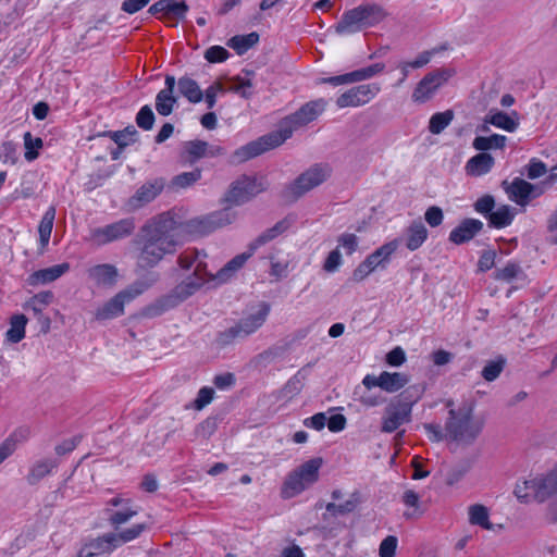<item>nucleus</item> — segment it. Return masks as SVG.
<instances>
[{
	"label": "nucleus",
	"mask_w": 557,
	"mask_h": 557,
	"mask_svg": "<svg viewBox=\"0 0 557 557\" xmlns=\"http://www.w3.org/2000/svg\"><path fill=\"white\" fill-rule=\"evenodd\" d=\"M138 244V265L153 268L183 245L180 221L171 212L159 214L141 227Z\"/></svg>",
	"instance_id": "obj_1"
},
{
	"label": "nucleus",
	"mask_w": 557,
	"mask_h": 557,
	"mask_svg": "<svg viewBox=\"0 0 557 557\" xmlns=\"http://www.w3.org/2000/svg\"><path fill=\"white\" fill-rule=\"evenodd\" d=\"M324 99L305 103L295 113L284 117L276 131L239 147L232 154V163H242L281 146L293 133L314 121L326 108Z\"/></svg>",
	"instance_id": "obj_2"
},
{
	"label": "nucleus",
	"mask_w": 557,
	"mask_h": 557,
	"mask_svg": "<svg viewBox=\"0 0 557 557\" xmlns=\"http://www.w3.org/2000/svg\"><path fill=\"white\" fill-rule=\"evenodd\" d=\"M513 494L523 504L532 500L548 502L544 513L545 521L557 523V466L544 476L518 482Z\"/></svg>",
	"instance_id": "obj_3"
},
{
	"label": "nucleus",
	"mask_w": 557,
	"mask_h": 557,
	"mask_svg": "<svg viewBox=\"0 0 557 557\" xmlns=\"http://www.w3.org/2000/svg\"><path fill=\"white\" fill-rule=\"evenodd\" d=\"M448 417L445 422L444 431L447 438L461 444H473L481 434L484 422L473 416V407L469 403H462L457 408L453 400H447Z\"/></svg>",
	"instance_id": "obj_4"
},
{
	"label": "nucleus",
	"mask_w": 557,
	"mask_h": 557,
	"mask_svg": "<svg viewBox=\"0 0 557 557\" xmlns=\"http://www.w3.org/2000/svg\"><path fill=\"white\" fill-rule=\"evenodd\" d=\"M387 16L384 8L377 3L358 5L345 12L335 26L338 35H350L381 23Z\"/></svg>",
	"instance_id": "obj_5"
},
{
	"label": "nucleus",
	"mask_w": 557,
	"mask_h": 557,
	"mask_svg": "<svg viewBox=\"0 0 557 557\" xmlns=\"http://www.w3.org/2000/svg\"><path fill=\"white\" fill-rule=\"evenodd\" d=\"M202 285L203 280L195 277V275H188L170 293L161 296L152 304L146 306L143 310V314L150 319L157 318L187 300L189 297L195 295Z\"/></svg>",
	"instance_id": "obj_6"
},
{
	"label": "nucleus",
	"mask_w": 557,
	"mask_h": 557,
	"mask_svg": "<svg viewBox=\"0 0 557 557\" xmlns=\"http://www.w3.org/2000/svg\"><path fill=\"white\" fill-rule=\"evenodd\" d=\"M423 389L420 387H409L401 394L405 400L391 401L384 409L381 431L393 433L399 426L409 422L412 405L420 398Z\"/></svg>",
	"instance_id": "obj_7"
},
{
	"label": "nucleus",
	"mask_w": 557,
	"mask_h": 557,
	"mask_svg": "<svg viewBox=\"0 0 557 557\" xmlns=\"http://www.w3.org/2000/svg\"><path fill=\"white\" fill-rule=\"evenodd\" d=\"M321 465V458H313L290 472L282 486V497L284 499L293 498L315 483L319 479Z\"/></svg>",
	"instance_id": "obj_8"
},
{
	"label": "nucleus",
	"mask_w": 557,
	"mask_h": 557,
	"mask_svg": "<svg viewBox=\"0 0 557 557\" xmlns=\"http://www.w3.org/2000/svg\"><path fill=\"white\" fill-rule=\"evenodd\" d=\"M331 174V169L325 164H314L301 173L294 182L283 190V198L287 201H296L305 194L321 185Z\"/></svg>",
	"instance_id": "obj_9"
},
{
	"label": "nucleus",
	"mask_w": 557,
	"mask_h": 557,
	"mask_svg": "<svg viewBox=\"0 0 557 557\" xmlns=\"http://www.w3.org/2000/svg\"><path fill=\"white\" fill-rule=\"evenodd\" d=\"M236 214L228 208L212 212L205 216L194 218L186 222L180 221L182 226V238L185 240L186 234L208 235L218 228L226 226L235 221Z\"/></svg>",
	"instance_id": "obj_10"
},
{
	"label": "nucleus",
	"mask_w": 557,
	"mask_h": 557,
	"mask_svg": "<svg viewBox=\"0 0 557 557\" xmlns=\"http://www.w3.org/2000/svg\"><path fill=\"white\" fill-rule=\"evenodd\" d=\"M269 305L263 302L258 312L252 313L246 318H243L235 325L220 333L219 342L222 345H228L236 339H244L247 336L251 335L263 325L269 314Z\"/></svg>",
	"instance_id": "obj_11"
},
{
	"label": "nucleus",
	"mask_w": 557,
	"mask_h": 557,
	"mask_svg": "<svg viewBox=\"0 0 557 557\" xmlns=\"http://www.w3.org/2000/svg\"><path fill=\"white\" fill-rule=\"evenodd\" d=\"M136 228L133 218H125L113 223L90 230L88 240L96 246H104L129 237Z\"/></svg>",
	"instance_id": "obj_12"
},
{
	"label": "nucleus",
	"mask_w": 557,
	"mask_h": 557,
	"mask_svg": "<svg viewBox=\"0 0 557 557\" xmlns=\"http://www.w3.org/2000/svg\"><path fill=\"white\" fill-rule=\"evenodd\" d=\"M149 284L136 282L129 287L119 292L113 298L96 311V319L99 321L117 318L124 313V306L143 294Z\"/></svg>",
	"instance_id": "obj_13"
},
{
	"label": "nucleus",
	"mask_w": 557,
	"mask_h": 557,
	"mask_svg": "<svg viewBox=\"0 0 557 557\" xmlns=\"http://www.w3.org/2000/svg\"><path fill=\"white\" fill-rule=\"evenodd\" d=\"M454 74L455 71L450 69H437L428 73L416 86L412 100L418 103L429 101Z\"/></svg>",
	"instance_id": "obj_14"
},
{
	"label": "nucleus",
	"mask_w": 557,
	"mask_h": 557,
	"mask_svg": "<svg viewBox=\"0 0 557 557\" xmlns=\"http://www.w3.org/2000/svg\"><path fill=\"white\" fill-rule=\"evenodd\" d=\"M263 190H265V186L262 182H259L256 177L244 175L231 185L225 201L239 206Z\"/></svg>",
	"instance_id": "obj_15"
},
{
	"label": "nucleus",
	"mask_w": 557,
	"mask_h": 557,
	"mask_svg": "<svg viewBox=\"0 0 557 557\" xmlns=\"http://www.w3.org/2000/svg\"><path fill=\"white\" fill-rule=\"evenodd\" d=\"M381 86L377 83L363 84L352 87L336 99L338 108L361 107L370 102L379 92Z\"/></svg>",
	"instance_id": "obj_16"
},
{
	"label": "nucleus",
	"mask_w": 557,
	"mask_h": 557,
	"mask_svg": "<svg viewBox=\"0 0 557 557\" xmlns=\"http://www.w3.org/2000/svg\"><path fill=\"white\" fill-rule=\"evenodd\" d=\"M116 548V543L111 541L110 533L91 540L78 552L77 557H108Z\"/></svg>",
	"instance_id": "obj_17"
},
{
	"label": "nucleus",
	"mask_w": 557,
	"mask_h": 557,
	"mask_svg": "<svg viewBox=\"0 0 557 557\" xmlns=\"http://www.w3.org/2000/svg\"><path fill=\"white\" fill-rule=\"evenodd\" d=\"M483 228V223L476 219H465L449 233V240L456 245L471 240Z\"/></svg>",
	"instance_id": "obj_18"
},
{
	"label": "nucleus",
	"mask_w": 557,
	"mask_h": 557,
	"mask_svg": "<svg viewBox=\"0 0 557 557\" xmlns=\"http://www.w3.org/2000/svg\"><path fill=\"white\" fill-rule=\"evenodd\" d=\"M30 435L32 431L29 426L22 425L16 428L0 444V465L16 450L18 445L27 442L30 438Z\"/></svg>",
	"instance_id": "obj_19"
},
{
	"label": "nucleus",
	"mask_w": 557,
	"mask_h": 557,
	"mask_svg": "<svg viewBox=\"0 0 557 557\" xmlns=\"http://www.w3.org/2000/svg\"><path fill=\"white\" fill-rule=\"evenodd\" d=\"M256 250H251V244L248 245V250L235 256L231 259L223 268H221L214 275L218 284H223L230 281L237 271H239L247 260L255 253Z\"/></svg>",
	"instance_id": "obj_20"
},
{
	"label": "nucleus",
	"mask_w": 557,
	"mask_h": 557,
	"mask_svg": "<svg viewBox=\"0 0 557 557\" xmlns=\"http://www.w3.org/2000/svg\"><path fill=\"white\" fill-rule=\"evenodd\" d=\"M87 273L88 277L98 286H113L119 276L116 267L110 263L91 267Z\"/></svg>",
	"instance_id": "obj_21"
},
{
	"label": "nucleus",
	"mask_w": 557,
	"mask_h": 557,
	"mask_svg": "<svg viewBox=\"0 0 557 557\" xmlns=\"http://www.w3.org/2000/svg\"><path fill=\"white\" fill-rule=\"evenodd\" d=\"M69 270H70V264L66 262L55 264L50 268L41 269V270H38V271H35L34 273H32L27 278V283L30 286H36L39 284H48V283H51V282L58 280L59 277H61Z\"/></svg>",
	"instance_id": "obj_22"
},
{
	"label": "nucleus",
	"mask_w": 557,
	"mask_h": 557,
	"mask_svg": "<svg viewBox=\"0 0 557 557\" xmlns=\"http://www.w3.org/2000/svg\"><path fill=\"white\" fill-rule=\"evenodd\" d=\"M495 164V159L487 152H480L470 158L465 166L469 176L479 177L491 172Z\"/></svg>",
	"instance_id": "obj_23"
},
{
	"label": "nucleus",
	"mask_w": 557,
	"mask_h": 557,
	"mask_svg": "<svg viewBox=\"0 0 557 557\" xmlns=\"http://www.w3.org/2000/svg\"><path fill=\"white\" fill-rule=\"evenodd\" d=\"M399 246V239H393L377 249H375L372 253L367 256L366 260L368 263L373 265V268L376 270L379 268L386 269L391 261L392 255L397 250Z\"/></svg>",
	"instance_id": "obj_24"
},
{
	"label": "nucleus",
	"mask_w": 557,
	"mask_h": 557,
	"mask_svg": "<svg viewBox=\"0 0 557 557\" xmlns=\"http://www.w3.org/2000/svg\"><path fill=\"white\" fill-rule=\"evenodd\" d=\"M510 200L517 205H527L531 198V194L534 190V185L531 183L516 177L510 185L505 187Z\"/></svg>",
	"instance_id": "obj_25"
},
{
	"label": "nucleus",
	"mask_w": 557,
	"mask_h": 557,
	"mask_svg": "<svg viewBox=\"0 0 557 557\" xmlns=\"http://www.w3.org/2000/svg\"><path fill=\"white\" fill-rule=\"evenodd\" d=\"M293 220L288 216L275 223L272 227L262 232L251 244V250H257L259 247L275 239L285 233L292 226Z\"/></svg>",
	"instance_id": "obj_26"
},
{
	"label": "nucleus",
	"mask_w": 557,
	"mask_h": 557,
	"mask_svg": "<svg viewBox=\"0 0 557 557\" xmlns=\"http://www.w3.org/2000/svg\"><path fill=\"white\" fill-rule=\"evenodd\" d=\"M428 238V230L421 221H413L406 230V247L410 251L419 249Z\"/></svg>",
	"instance_id": "obj_27"
},
{
	"label": "nucleus",
	"mask_w": 557,
	"mask_h": 557,
	"mask_svg": "<svg viewBox=\"0 0 557 557\" xmlns=\"http://www.w3.org/2000/svg\"><path fill=\"white\" fill-rule=\"evenodd\" d=\"M164 188V182L161 178L152 182H147L140 188L137 189L133 197V200L137 201L138 205H145L152 201Z\"/></svg>",
	"instance_id": "obj_28"
},
{
	"label": "nucleus",
	"mask_w": 557,
	"mask_h": 557,
	"mask_svg": "<svg viewBox=\"0 0 557 557\" xmlns=\"http://www.w3.org/2000/svg\"><path fill=\"white\" fill-rule=\"evenodd\" d=\"M178 90L189 102L198 103L203 99V92L201 91L198 83L187 76H183L177 81Z\"/></svg>",
	"instance_id": "obj_29"
},
{
	"label": "nucleus",
	"mask_w": 557,
	"mask_h": 557,
	"mask_svg": "<svg viewBox=\"0 0 557 557\" xmlns=\"http://www.w3.org/2000/svg\"><path fill=\"white\" fill-rule=\"evenodd\" d=\"M409 382V377L405 373L400 372H387L381 373L382 389L387 393H395L403 388Z\"/></svg>",
	"instance_id": "obj_30"
},
{
	"label": "nucleus",
	"mask_w": 557,
	"mask_h": 557,
	"mask_svg": "<svg viewBox=\"0 0 557 557\" xmlns=\"http://www.w3.org/2000/svg\"><path fill=\"white\" fill-rule=\"evenodd\" d=\"M506 136L493 134L491 136H476L472 141V147L481 152L492 149H503L506 146Z\"/></svg>",
	"instance_id": "obj_31"
},
{
	"label": "nucleus",
	"mask_w": 557,
	"mask_h": 557,
	"mask_svg": "<svg viewBox=\"0 0 557 557\" xmlns=\"http://www.w3.org/2000/svg\"><path fill=\"white\" fill-rule=\"evenodd\" d=\"M515 218V209L508 205H503L493 211L487 218L488 225L495 228H504L511 224Z\"/></svg>",
	"instance_id": "obj_32"
},
{
	"label": "nucleus",
	"mask_w": 557,
	"mask_h": 557,
	"mask_svg": "<svg viewBox=\"0 0 557 557\" xmlns=\"http://www.w3.org/2000/svg\"><path fill=\"white\" fill-rule=\"evenodd\" d=\"M485 122L507 132H515L519 122L503 111H493L485 116Z\"/></svg>",
	"instance_id": "obj_33"
},
{
	"label": "nucleus",
	"mask_w": 557,
	"mask_h": 557,
	"mask_svg": "<svg viewBox=\"0 0 557 557\" xmlns=\"http://www.w3.org/2000/svg\"><path fill=\"white\" fill-rule=\"evenodd\" d=\"M54 467L55 462L51 459H42L36 461L29 469V472L26 476L27 482L30 485L37 484L41 479L48 475Z\"/></svg>",
	"instance_id": "obj_34"
},
{
	"label": "nucleus",
	"mask_w": 557,
	"mask_h": 557,
	"mask_svg": "<svg viewBox=\"0 0 557 557\" xmlns=\"http://www.w3.org/2000/svg\"><path fill=\"white\" fill-rule=\"evenodd\" d=\"M55 219V208L49 207L47 211L44 213L41 221L38 226V233H39V239L40 245L42 248H46V246L49 243L52 228H53V222Z\"/></svg>",
	"instance_id": "obj_35"
},
{
	"label": "nucleus",
	"mask_w": 557,
	"mask_h": 557,
	"mask_svg": "<svg viewBox=\"0 0 557 557\" xmlns=\"http://www.w3.org/2000/svg\"><path fill=\"white\" fill-rule=\"evenodd\" d=\"M469 522L473 525H479L485 530H492L493 524L490 522L488 509L481 505L475 504L469 507Z\"/></svg>",
	"instance_id": "obj_36"
},
{
	"label": "nucleus",
	"mask_w": 557,
	"mask_h": 557,
	"mask_svg": "<svg viewBox=\"0 0 557 557\" xmlns=\"http://www.w3.org/2000/svg\"><path fill=\"white\" fill-rule=\"evenodd\" d=\"M27 318L24 314H15L10 320V327L7 331V339L11 343H18L25 337Z\"/></svg>",
	"instance_id": "obj_37"
},
{
	"label": "nucleus",
	"mask_w": 557,
	"mask_h": 557,
	"mask_svg": "<svg viewBox=\"0 0 557 557\" xmlns=\"http://www.w3.org/2000/svg\"><path fill=\"white\" fill-rule=\"evenodd\" d=\"M259 40V35L257 33H250L247 35H236L232 37L227 46L234 49L238 54H244L247 52L253 45H256Z\"/></svg>",
	"instance_id": "obj_38"
},
{
	"label": "nucleus",
	"mask_w": 557,
	"mask_h": 557,
	"mask_svg": "<svg viewBox=\"0 0 557 557\" xmlns=\"http://www.w3.org/2000/svg\"><path fill=\"white\" fill-rule=\"evenodd\" d=\"M207 141L196 139L185 143L184 151L186 153V162L193 164L201 158L207 157Z\"/></svg>",
	"instance_id": "obj_39"
},
{
	"label": "nucleus",
	"mask_w": 557,
	"mask_h": 557,
	"mask_svg": "<svg viewBox=\"0 0 557 557\" xmlns=\"http://www.w3.org/2000/svg\"><path fill=\"white\" fill-rule=\"evenodd\" d=\"M147 529V524L138 523L132 528L125 529L119 533H110V539L116 543V547L121 544L128 543L137 537Z\"/></svg>",
	"instance_id": "obj_40"
},
{
	"label": "nucleus",
	"mask_w": 557,
	"mask_h": 557,
	"mask_svg": "<svg viewBox=\"0 0 557 557\" xmlns=\"http://www.w3.org/2000/svg\"><path fill=\"white\" fill-rule=\"evenodd\" d=\"M454 120V112L446 110L434 113L429 121V131L434 135L441 134Z\"/></svg>",
	"instance_id": "obj_41"
},
{
	"label": "nucleus",
	"mask_w": 557,
	"mask_h": 557,
	"mask_svg": "<svg viewBox=\"0 0 557 557\" xmlns=\"http://www.w3.org/2000/svg\"><path fill=\"white\" fill-rule=\"evenodd\" d=\"M177 98L173 94L159 91L156 96V110L162 116H168L173 112Z\"/></svg>",
	"instance_id": "obj_42"
},
{
	"label": "nucleus",
	"mask_w": 557,
	"mask_h": 557,
	"mask_svg": "<svg viewBox=\"0 0 557 557\" xmlns=\"http://www.w3.org/2000/svg\"><path fill=\"white\" fill-rule=\"evenodd\" d=\"M250 75L251 73L249 71H244V75L234 77L233 81L235 84L231 86L228 90L239 94L245 99H249L252 96V91L250 90L252 87Z\"/></svg>",
	"instance_id": "obj_43"
},
{
	"label": "nucleus",
	"mask_w": 557,
	"mask_h": 557,
	"mask_svg": "<svg viewBox=\"0 0 557 557\" xmlns=\"http://www.w3.org/2000/svg\"><path fill=\"white\" fill-rule=\"evenodd\" d=\"M505 366L506 359L503 356H498L495 360L486 362L482 369L481 375L485 381L493 382L504 371Z\"/></svg>",
	"instance_id": "obj_44"
},
{
	"label": "nucleus",
	"mask_w": 557,
	"mask_h": 557,
	"mask_svg": "<svg viewBox=\"0 0 557 557\" xmlns=\"http://www.w3.org/2000/svg\"><path fill=\"white\" fill-rule=\"evenodd\" d=\"M106 512L110 524L117 530L120 525L128 522L133 517H135L138 513V510L126 506L123 510L112 511L107 509Z\"/></svg>",
	"instance_id": "obj_45"
},
{
	"label": "nucleus",
	"mask_w": 557,
	"mask_h": 557,
	"mask_svg": "<svg viewBox=\"0 0 557 557\" xmlns=\"http://www.w3.org/2000/svg\"><path fill=\"white\" fill-rule=\"evenodd\" d=\"M44 146V141L40 137H34L30 132L24 134V147H25V159L27 161H34L39 156V149Z\"/></svg>",
	"instance_id": "obj_46"
},
{
	"label": "nucleus",
	"mask_w": 557,
	"mask_h": 557,
	"mask_svg": "<svg viewBox=\"0 0 557 557\" xmlns=\"http://www.w3.org/2000/svg\"><path fill=\"white\" fill-rule=\"evenodd\" d=\"M201 178V170L195 169L190 172H183L178 175H175L171 181V186L173 188H187L194 185Z\"/></svg>",
	"instance_id": "obj_47"
},
{
	"label": "nucleus",
	"mask_w": 557,
	"mask_h": 557,
	"mask_svg": "<svg viewBox=\"0 0 557 557\" xmlns=\"http://www.w3.org/2000/svg\"><path fill=\"white\" fill-rule=\"evenodd\" d=\"M53 298L51 292H41L32 297L25 305V309H30L35 315L41 314L44 308L48 306Z\"/></svg>",
	"instance_id": "obj_48"
},
{
	"label": "nucleus",
	"mask_w": 557,
	"mask_h": 557,
	"mask_svg": "<svg viewBox=\"0 0 557 557\" xmlns=\"http://www.w3.org/2000/svg\"><path fill=\"white\" fill-rule=\"evenodd\" d=\"M522 274L523 271L517 262H508L504 268L495 271L494 278L509 283Z\"/></svg>",
	"instance_id": "obj_49"
},
{
	"label": "nucleus",
	"mask_w": 557,
	"mask_h": 557,
	"mask_svg": "<svg viewBox=\"0 0 557 557\" xmlns=\"http://www.w3.org/2000/svg\"><path fill=\"white\" fill-rule=\"evenodd\" d=\"M200 257L207 258V253L203 250L186 249L178 256L177 263L183 270H189L195 268Z\"/></svg>",
	"instance_id": "obj_50"
},
{
	"label": "nucleus",
	"mask_w": 557,
	"mask_h": 557,
	"mask_svg": "<svg viewBox=\"0 0 557 557\" xmlns=\"http://www.w3.org/2000/svg\"><path fill=\"white\" fill-rule=\"evenodd\" d=\"M137 136L138 132L136 131V128L134 126H127L123 131L114 132L111 138L119 146V148L123 149L131 143H134Z\"/></svg>",
	"instance_id": "obj_51"
},
{
	"label": "nucleus",
	"mask_w": 557,
	"mask_h": 557,
	"mask_svg": "<svg viewBox=\"0 0 557 557\" xmlns=\"http://www.w3.org/2000/svg\"><path fill=\"white\" fill-rule=\"evenodd\" d=\"M154 120V113L148 104L140 108L135 119L137 126L144 131L152 129Z\"/></svg>",
	"instance_id": "obj_52"
},
{
	"label": "nucleus",
	"mask_w": 557,
	"mask_h": 557,
	"mask_svg": "<svg viewBox=\"0 0 557 557\" xmlns=\"http://www.w3.org/2000/svg\"><path fill=\"white\" fill-rule=\"evenodd\" d=\"M384 69H385L384 63H374L367 67H362V69L356 70V71H352L351 74L354 77V83L372 78L373 76L382 73L384 71Z\"/></svg>",
	"instance_id": "obj_53"
},
{
	"label": "nucleus",
	"mask_w": 557,
	"mask_h": 557,
	"mask_svg": "<svg viewBox=\"0 0 557 557\" xmlns=\"http://www.w3.org/2000/svg\"><path fill=\"white\" fill-rule=\"evenodd\" d=\"M166 2L168 4H165V16L176 20L185 18L186 13L188 12V5L184 0H166Z\"/></svg>",
	"instance_id": "obj_54"
},
{
	"label": "nucleus",
	"mask_w": 557,
	"mask_h": 557,
	"mask_svg": "<svg viewBox=\"0 0 557 557\" xmlns=\"http://www.w3.org/2000/svg\"><path fill=\"white\" fill-rule=\"evenodd\" d=\"M403 503L408 508H413L412 512H405L406 518H414L421 515L420 508V496L413 490H407L403 495Z\"/></svg>",
	"instance_id": "obj_55"
},
{
	"label": "nucleus",
	"mask_w": 557,
	"mask_h": 557,
	"mask_svg": "<svg viewBox=\"0 0 557 557\" xmlns=\"http://www.w3.org/2000/svg\"><path fill=\"white\" fill-rule=\"evenodd\" d=\"M473 207L478 213L483 214L487 219L495 207V199L491 195H484L474 202Z\"/></svg>",
	"instance_id": "obj_56"
},
{
	"label": "nucleus",
	"mask_w": 557,
	"mask_h": 557,
	"mask_svg": "<svg viewBox=\"0 0 557 557\" xmlns=\"http://www.w3.org/2000/svg\"><path fill=\"white\" fill-rule=\"evenodd\" d=\"M230 52L222 46H212L205 52V58L210 63H218L227 60Z\"/></svg>",
	"instance_id": "obj_57"
},
{
	"label": "nucleus",
	"mask_w": 557,
	"mask_h": 557,
	"mask_svg": "<svg viewBox=\"0 0 557 557\" xmlns=\"http://www.w3.org/2000/svg\"><path fill=\"white\" fill-rule=\"evenodd\" d=\"M214 396V389L212 387H201L197 394L196 399L194 400V408L196 410H202L207 405H209Z\"/></svg>",
	"instance_id": "obj_58"
},
{
	"label": "nucleus",
	"mask_w": 557,
	"mask_h": 557,
	"mask_svg": "<svg viewBox=\"0 0 557 557\" xmlns=\"http://www.w3.org/2000/svg\"><path fill=\"white\" fill-rule=\"evenodd\" d=\"M398 540L394 535L386 536L380 544V557H394L396 554Z\"/></svg>",
	"instance_id": "obj_59"
},
{
	"label": "nucleus",
	"mask_w": 557,
	"mask_h": 557,
	"mask_svg": "<svg viewBox=\"0 0 557 557\" xmlns=\"http://www.w3.org/2000/svg\"><path fill=\"white\" fill-rule=\"evenodd\" d=\"M546 172V164L536 158L531 159L527 166V176L530 180H536L543 176Z\"/></svg>",
	"instance_id": "obj_60"
},
{
	"label": "nucleus",
	"mask_w": 557,
	"mask_h": 557,
	"mask_svg": "<svg viewBox=\"0 0 557 557\" xmlns=\"http://www.w3.org/2000/svg\"><path fill=\"white\" fill-rule=\"evenodd\" d=\"M225 89L220 82H215L210 85L205 91V101L207 103L208 109H212L216 103V96L219 94H224Z\"/></svg>",
	"instance_id": "obj_61"
},
{
	"label": "nucleus",
	"mask_w": 557,
	"mask_h": 557,
	"mask_svg": "<svg viewBox=\"0 0 557 557\" xmlns=\"http://www.w3.org/2000/svg\"><path fill=\"white\" fill-rule=\"evenodd\" d=\"M424 219L431 227H437L443 223L444 214L440 207L432 206L426 209Z\"/></svg>",
	"instance_id": "obj_62"
},
{
	"label": "nucleus",
	"mask_w": 557,
	"mask_h": 557,
	"mask_svg": "<svg viewBox=\"0 0 557 557\" xmlns=\"http://www.w3.org/2000/svg\"><path fill=\"white\" fill-rule=\"evenodd\" d=\"M341 264H342V255H341L339 249L336 248L329 253V256L325 259V262L323 264V269L329 273H333L339 268Z\"/></svg>",
	"instance_id": "obj_63"
},
{
	"label": "nucleus",
	"mask_w": 557,
	"mask_h": 557,
	"mask_svg": "<svg viewBox=\"0 0 557 557\" xmlns=\"http://www.w3.org/2000/svg\"><path fill=\"white\" fill-rule=\"evenodd\" d=\"M338 244L346 250L347 255H351L358 247V238L355 234L345 233L338 237Z\"/></svg>",
	"instance_id": "obj_64"
}]
</instances>
